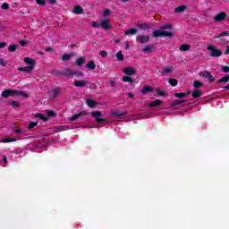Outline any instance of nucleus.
<instances>
[{"mask_svg":"<svg viewBox=\"0 0 229 229\" xmlns=\"http://www.w3.org/2000/svg\"><path fill=\"white\" fill-rule=\"evenodd\" d=\"M173 35V26L170 23H166L159 28L157 30H154L153 37H171Z\"/></svg>","mask_w":229,"mask_h":229,"instance_id":"1","label":"nucleus"},{"mask_svg":"<svg viewBox=\"0 0 229 229\" xmlns=\"http://www.w3.org/2000/svg\"><path fill=\"white\" fill-rule=\"evenodd\" d=\"M24 63L29 66L20 67V68H18V71L20 72H28V73L33 72V70L35 69V65H37V63H35V60H33L32 58H30V57H25Z\"/></svg>","mask_w":229,"mask_h":229,"instance_id":"2","label":"nucleus"},{"mask_svg":"<svg viewBox=\"0 0 229 229\" xmlns=\"http://www.w3.org/2000/svg\"><path fill=\"white\" fill-rule=\"evenodd\" d=\"M156 94V96H165V92L160 90L159 89H154L149 86H145L143 87L141 90V94H148V92H153Z\"/></svg>","mask_w":229,"mask_h":229,"instance_id":"3","label":"nucleus"},{"mask_svg":"<svg viewBox=\"0 0 229 229\" xmlns=\"http://www.w3.org/2000/svg\"><path fill=\"white\" fill-rule=\"evenodd\" d=\"M208 51H210V55L215 57V56H221L222 53L221 50L216 49V47L209 45L208 47Z\"/></svg>","mask_w":229,"mask_h":229,"instance_id":"4","label":"nucleus"},{"mask_svg":"<svg viewBox=\"0 0 229 229\" xmlns=\"http://www.w3.org/2000/svg\"><path fill=\"white\" fill-rule=\"evenodd\" d=\"M62 92V89L60 88H55L49 90L48 96L50 99H56L58 98L59 94Z\"/></svg>","mask_w":229,"mask_h":229,"instance_id":"5","label":"nucleus"},{"mask_svg":"<svg viewBox=\"0 0 229 229\" xmlns=\"http://www.w3.org/2000/svg\"><path fill=\"white\" fill-rule=\"evenodd\" d=\"M91 115L96 119L97 123H103V118H101L103 117V114H101V112L99 111L92 112Z\"/></svg>","mask_w":229,"mask_h":229,"instance_id":"6","label":"nucleus"},{"mask_svg":"<svg viewBox=\"0 0 229 229\" xmlns=\"http://www.w3.org/2000/svg\"><path fill=\"white\" fill-rule=\"evenodd\" d=\"M136 40L140 44H146L149 41V36L139 35L136 37Z\"/></svg>","mask_w":229,"mask_h":229,"instance_id":"7","label":"nucleus"},{"mask_svg":"<svg viewBox=\"0 0 229 229\" xmlns=\"http://www.w3.org/2000/svg\"><path fill=\"white\" fill-rule=\"evenodd\" d=\"M10 96H15V90L6 89L2 92V98H10Z\"/></svg>","mask_w":229,"mask_h":229,"instance_id":"8","label":"nucleus"},{"mask_svg":"<svg viewBox=\"0 0 229 229\" xmlns=\"http://www.w3.org/2000/svg\"><path fill=\"white\" fill-rule=\"evenodd\" d=\"M203 78H207L209 81H214L216 79L210 74V72L204 71L201 73Z\"/></svg>","mask_w":229,"mask_h":229,"instance_id":"9","label":"nucleus"},{"mask_svg":"<svg viewBox=\"0 0 229 229\" xmlns=\"http://www.w3.org/2000/svg\"><path fill=\"white\" fill-rule=\"evenodd\" d=\"M173 72V67H165L161 70V76H169Z\"/></svg>","mask_w":229,"mask_h":229,"instance_id":"10","label":"nucleus"},{"mask_svg":"<svg viewBox=\"0 0 229 229\" xmlns=\"http://www.w3.org/2000/svg\"><path fill=\"white\" fill-rule=\"evenodd\" d=\"M123 72L127 76H133V74H135L136 72H135V69L132 67H126L123 69Z\"/></svg>","mask_w":229,"mask_h":229,"instance_id":"11","label":"nucleus"},{"mask_svg":"<svg viewBox=\"0 0 229 229\" xmlns=\"http://www.w3.org/2000/svg\"><path fill=\"white\" fill-rule=\"evenodd\" d=\"M85 115H89V113L82 111L70 118V121H76V119H80V117H83Z\"/></svg>","mask_w":229,"mask_h":229,"instance_id":"12","label":"nucleus"},{"mask_svg":"<svg viewBox=\"0 0 229 229\" xmlns=\"http://www.w3.org/2000/svg\"><path fill=\"white\" fill-rule=\"evenodd\" d=\"M226 18V14L225 13H220L215 16L216 22H221V21H225Z\"/></svg>","mask_w":229,"mask_h":229,"instance_id":"13","label":"nucleus"},{"mask_svg":"<svg viewBox=\"0 0 229 229\" xmlns=\"http://www.w3.org/2000/svg\"><path fill=\"white\" fill-rule=\"evenodd\" d=\"M62 75L71 78V77L74 76V72L72 69L67 68L64 72H62Z\"/></svg>","mask_w":229,"mask_h":229,"instance_id":"14","label":"nucleus"},{"mask_svg":"<svg viewBox=\"0 0 229 229\" xmlns=\"http://www.w3.org/2000/svg\"><path fill=\"white\" fill-rule=\"evenodd\" d=\"M126 111L125 112H120V111H112L111 112V117H123L126 115Z\"/></svg>","mask_w":229,"mask_h":229,"instance_id":"15","label":"nucleus"},{"mask_svg":"<svg viewBox=\"0 0 229 229\" xmlns=\"http://www.w3.org/2000/svg\"><path fill=\"white\" fill-rule=\"evenodd\" d=\"M101 27L103 28V30H110V20H103L101 21Z\"/></svg>","mask_w":229,"mask_h":229,"instance_id":"16","label":"nucleus"},{"mask_svg":"<svg viewBox=\"0 0 229 229\" xmlns=\"http://www.w3.org/2000/svg\"><path fill=\"white\" fill-rule=\"evenodd\" d=\"M87 83H89L87 81H75L73 85L74 87H87Z\"/></svg>","mask_w":229,"mask_h":229,"instance_id":"17","label":"nucleus"},{"mask_svg":"<svg viewBox=\"0 0 229 229\" xmlns=\"http://www.w3.org/2000/svg\"><path fill=\"white\" fill-rule=\"evenodd\" d=\"M7 163H8V158L6 157V156L0 154V165L4 167Z\"/></svg>","mask_w":229,"mask_h":229,"instance_id":"18","label":"nucleus"},{"mask_svg":"<svg viewBox=\"0 0 229 229\" xmlns=\"http://www.w3.org/2000/svg\"><path fill=\"white\" fill-rule=\"evenodd\" d=\"M160 105H162V100H154V101H152V102H150L149 104H148V106L150 107V108H155V107H157V106H160Z\"/></svg>","mask_w":229,"mask_h":229,"instance_id":"19","label":"nucleus"},{"mask_svg":"<svg viewBox=\"0 0 229 229\" xmlns=\"http://www.w3.org/2000/svg\"><path fill=\"white\" fill-rule=\"evenodd\" d=\"M187 96H191V91H187L184 93H175L174 97L178 98L179 99H183V98H187Z\"/></svg>","mask_w":229,"mask_h":229,"instance_id":"20","label":"nucleus"},{"mask_svg":"<svg viewBox=\"0 0 229 229\" xmlns=\"http://www.w3.org/2000/svg\"><path fill=\"white\" fill-rule=\"evenodd\" d=\"M86 104L88 105V106L89 108H96V106H98V102L92 100V99H88L86 101Z\"/></svg>","mask_w":229,"mask_h":229,"instance_id":"21","label":"nucleus"},{"mask_svg":"<svg viewBox=\"0 0 229 229\" xmlns=\"http://www.w3.org/2000/svg\"><path fill=\"white\" fill-rule=\"evenodd\" d=\"M67 130H72L70 125H61L57 127V131H67Z\"/></svg>","mask_w":229,"mask_h":229,"instance_id":"22","label":"nucleus"},{"mask_svg":"<svg viewBox=\"0 0 229 229\" xmlns=\"http://www.w3.org/2000/svg\"><path fill=\"white\" fill-rule=\"evenodd\" d=\"M201 95H202L201 90L195 89L191 96L192 98H194V99H198V98H201Z\"/></svg>","mask_w":229,"mask_h":229,"instance_id":"23","label":"nucleus"},{"mask_svg":"<svg viewBox=\"0 0 229 229\" xmlns=\"http://www.w3.org/2000/svg\"><path fill=\"white\" fill-rule=\"evenodd\" d=\"M86 67L89 69V71H94V69H96V63H94V61H90L86 64Z\"/></svg>","mask_w":229,"mask_h":229,"instance_id":"24","label":"nucleus"},{"mask_svg":"<svg viewBox=\"0 0 229 229\" xmlns=\"http://www.w3.org/2000/svg\"><path fill=\"white\" fill-rule=\"evenodd\" d=\"M0 142H3L4 144H6L8 142H17V139L15 138H7L0 140Z\"/></svg>","mask_w":229,"mask_h":229,"instance_id":"25","label":"nucleus"},{"mask_svg":"<svg viewBox=\"0 0 229 229\" xmlns=\"http://www.w3.org/2000/svg\"><path fill=\"white\" fill-rule=\"evenodd\" d=\"M72 56H74V54L72 53L65 54L63 55L62 60H64V62H67V60H70L71 58H72Z\"/></svg>","mask_w":229,"mask_h":229,"instance_id":"26","label":"nucleus"},{"mask_svg":"<svg viewBox=\"0 0 229 229\" xmlns=\"http://www.w3.org/2000/svg\"><path fill=\"white\" fill-rule=\"evenodd\" d=\"M15 96H21V98H28V93L25 91L15 90Z\"/></svg>","mask_w":229,"mask_h":229,"instance_id":"27","label":"nucleus"},{"mask_svg":"<svg viewBox=\"0 0 229 229\" xmlns=\"http://www.w3.org/2000/svg\"><path fill=\"white\" fill-rule=\"evenodd\" d=\"M83 64H85V57H81L76 60V65H78L79 67H81Z\"/></svg>","mask_w":229,"mask_h":229,"instance_id":"28","label":"nucleus"},{"mask_svg":"<svg viewBox=\"0 0 229 229\" xmlns=\"http://www.w3.org/2000/svg\"><path fill=\"white\" fill-rule=\"evenodd\" d=\"M34 116L38 117V119H41V121H47V116L46 114H36Z\"/></svg>","mask_w":229,"mask_h":229,"instance_id":"29","label":"nucleus"},{"mask_svg":"<svg viewBox=\"0 0 229 229\" xmlns=\"http://www.w3.org/2000/svg\"><path fill=\"white\" fill-rule=\"evenodd\" d=\"M229 81V75H226L225 77H222L218 81L217 83H228Z\"/></svg>","mask_w":229,"mask_h":229,"instance_id":"30","label":"nucleus"},{"mask_svg":"<svg viewBox=\"0 0 229 229\" xmlns=\"http://www.w3.org/2000/svg\"><path fill=\"white\" fill-rule=\"evenodd\" d=\"M73 13H83V9L81 6L77 5L73 8Z\"/></svg>","mask_w":229,"mask_h":229,"instance_id":"31","label":"nucleus"},{"mask_svg":"<svg viewBox=\"0 0 229 229\" xmlns=\"http://www.w3.org/2000/svg\"><path fill=\"white\" fill-rule=\"evenodd\" d=\"M182 103H186L185 100H174L171 103V106H177V105H182Z\"/></svg>","mask_w":229,"mask_h":229,"instance_id":"32","label":"nucleus"},{"mask_svg":"<svg viewBox=\"0 0 229 229\" xmlns=\"http://www.w3.org/2000/svg\"><path fill=\"white\" fill-rule=\"evenodd\" d=\"M185 5H181L177 8H175L174 12L175 13H182V12H185Z\"/></svg>","mask_w":229,"mask_h":229,"instance_id":"33","label":"nucleus"},{"mask_svg":"<svg viewBox=\"0 0 229 229\" xmlns=\"http://www.w3.org/2000/svg\"><path fill=\"white\" fill-rule=\"evenodd\" d=\"M123 81H124L125 83H132L133 79H131V77H130V76H124L123 78Z\"/></svg>","mask_w":229,"mask_h":229,"instance_id":"34","label":"nucleus"},{"mask_svg":"<svg viewBox=\"0 0 229 229\" xmlns=\"http://www.w3.org/2000/svg\"><path fill=\"white\" fill-rule=\"evenodd\" d=\"M168 82L172 87H176L178 85V81L176 79H169Z\"/></svg>","mask_w":229,"mask_h":229,"instance_id":"35","label":"nucleus"},{"mask_svg":"<svg viewBox=\"0 0 229 229\" xmlns=\"http://www.w3.org/2000/svg\"><path fill=\"white\" fill-rule=\"evenodd\" d=\"M135 33H137V29H131V30H128L126 32H125V35H135Z\"/></svg>","mask_w":229,"mask_h":229,"instance_id":"36","label":"nucleus"},{"mask_svg":"<svg viewBox=\"0 0 229 229\" xmlns=\"http://www.w3.org/2000/svg\"><path fill=\"white\" fill-rule=\"evenodd\" d=\"M193 87L195 89H199L200 87H203V83H201L199 81H195L193 82Z\"/></svg>","mask_w":229,"mask_h":229,"instance_id":"37","label":"nucleus"},{"mask_svg":"<svg viewBox=\"0 0 229 229\" xmlns=\"http://www.w3.org/2000/svg\"><path fill=\"white\" fill-rule=\"evenodd\" d=\"M138 26H139L141 30H149V28H150L147 23H140Z\"/></svg>","mask_w":229,"mask_h":229,"instance_id":"38","label":"nucleus"},{"mask_svg":"<svg viewBox=\"0 0 229 229\" xmlns=\"http://www.w3.org/2000/svg\"><path fill=\"white\" fill-rule=\"evenodd\" d=\"M116 58L117 60H119L120 62H123V60H124V55H123V53L120 51L116 54Z\"/></svg>","mask_w":229,"mask_h":229,"instance_id":"39","label":"nucleus"},{"mask_svg":"<svg viewBox=\"0 0 229 229\" xmlns=\"http://www.w3.org/2000/svg\"><path fill=\"white\" fill-rule=\"evenodd\" d=\"M153 49L152 46H148L143 47V53H151V50Z\"/></svg>","mask_w":229,"mask_h":229,"instance_id":"40","label":"nucleus"},{"mask_svg":"<svg viewBox=\"0 0 229 229\" xmlns=\"http://www.w3.org/2000/svg\"><path fill=\"white\" fill-rule=\"evenodd\" d=\"M73 76H76L77 78H83V72H73Z\"/></svg>","mask_w":229,"mask_h":229,"instance_id":"41","label":"nucleus"},{"mask_svg":"<svg viewBox=\"0 0 229 229\" xmlns=\"http://www.w3.org/2000/svg\"><path fill=\"white\" fill-rule=\"evenodd\" d=\"M47 117H55V111H46V114Z\"/></svg>","mask_w":229,"mask_h":229,"instance_id":"42","label":"nucleus"},{"mask_svg":"<svg viewBox=\"0 0 229 229\" xmlns=\"http://www.w3.org/2000/svg\"><path fill=\"white\" fill-rule=\"evenodd\" d=\"M14 51H17V45L9 46V52L10 53H14Z\"/></svg>","mask_w":229,"mask_h":229,"instance_id":"43","label":"nucleus"},{"mask_svg":"<svg viewBox=\"0 0 229 229\" xmlns=\"http://www.w3.org/2000/svg\"><path fill=\"white\" fill-rule=\"evenodd\" d=\"M221 37H229V32L224 31V32L220 33L218 36H216V38H221Z\"/></svg>","mask_w":229,"mask_h":229,"instance_id":"44","label":"nucleus"},{"mask_svg":"<svg viewBox=\"0 0 229 229\" xmlns=\"http://www.w3.org/2000/svg\"><path fill=\"white\" fill-rule=\"evenodd\" d=\"M190 48L191 47H189V45H182L180 47V51H189Z\"/></svg>","mask_w":229,"mask_h":229,"instance_id":"45","label":"nucleus"},{"mask_svg":"<svg viewBox=\"0 0 229 229\" xmlns=\"http://www.w3.org/2000/svg\"><path fill=\"white\" fill-rule=\"evenodd\" d=\"M38 124V122H30L29 123V130H31L32 128H35Z\"/></svg>","mask_w":229,"mask_h":229,"instance_id":"46","label":"nucleus"},{"mask_svg":"<svg viewBox=\"0 0 229 229\" xmlns=\"http://www.w3.org/2000/svg\"><path fill=\"white\" fill-rule=\"evenodd\" d=\"M100 56H102V58H106L108 56V53H106V51L103 50L100 52Z\"/></svg>","mask_w":229,"mask_h":229,"instance_id":"47","label":"nucleus"},{"mask_svg":"<svg viewBox=\"0 0 229 229\" xmlns=\"http://www.w3.org/2000/svg\"><path fill=\"white\" fill-rule=\"evenodd\" d=\"M12 106H13L14 108H18V106H20V104L18 101H13L11 103Z\"/></svg>","mask_w":229,"mask_h":229,"instance_id":"48","label":"nucleus"},{"mask_svg":"<svg viewBox=\"0 0 229 229\" xmlns=\"http://www.w3.org/2000/svg\"><path fill=\"white\" fill-rule=\"evenodd\" d=\"M36 3L38 4H39L40 6H44V4H46V1L45 0H36Z\"/></svg>","mask_w":229,"mask_h":229,"instance_id":"49","label":"nucleus"},{"mask_svg":"<svg viewBox=\"0 0 229 229\" xmlns=\"http://www.w3.org/2000/svg\"><path fill=\"white\" fill-rule=\"evenodd\" d=\"M109 85H110V87H115V85H116L115 81H114L113 79H110Z\"/></svg>","mask_w":229,"mask_h":229,"instance_id":"50","label":"nucleus"},{"mask_svg":"<svg viewBox=\"0 0 229 229\" xmlns=\"http://www.w3.org/2000/svg\"><path fill=\"white\" fill-rule=\"evenodd\" d=\"M0 65H2V67H6V61H4V59H0Z\"/></svg>","mask_w":229,"mask_h":229,"instance_id":"51","label":"nucleus"},{"mask_svg":"<svg viewBox=\"0 0 229 229\" xmlns=\"http://www.w3.org/2000/svg\"><path fill=\"white\" fill-rule=\"evenodd\" d=\"M8 8H9V5H8L7 3H4V4H2V9H3V10H8Z\"/></svg>","mask_w":229,"mask_h":229,"instance_id":"52","label":"nucleus"},{"mask_svg":"<svg viewBox=\"0 0 229 229\" xmlns=\"http://www.w3.org/2000/svg\"><path fill=\"white\" fill-rule=\"evenodd\" d=\"M222 71H223V72H229V67L228 66H223Z\"/></svg>","mask_w":229,"mask_h":229,"instance_id":"53","label":"nucleus"},{"mask_svg":"<svg viewBox=\"0 0 229 229\" xmlns=\"http://www.w3.org/2000/svg\"><path fill=\"white\" fill-rule=\"evenodd\" d=\"M103 15H105V16L110 15V10L105 9L104 12H103Z\"/></svg>","mask_w":229,"mask_h":229,"instance_id":"54","label":"nucleus"},{"mask_svg":"<svg viewBox=\"0 0 229 229\" xmlns=\"http://www.w3.org/2000/svg\"><path fill=\"white\" fill-rule=\"evenodd\" d=\"M92 27H93V28H99V23H98V21H94V22L92 23Z\"/></svg>","mask_w":229,"mask_h":229,"instance_id":"55","label":"nucleus"},{"mask_svg":"<svg viewBox=\"0 0 229 229\" xmlns=\"http://www.w3.org/2000/svg\"><path fill=\"white\" fill-rule=\"evenodd\" d=\"M20 44H21V46H26V44H28V41H26V40H21V41H20Z\"/></svg>","mask_w":229,"mask_h":229,"instance_id":"56","label":"nucleus"},{"mask_svg":"<svg viewBox=\"0 0 229 229\" xmlns=\"http://www.w3.org/2000/svg\"><path fill=\"white\" fill-rule=\"evenodd\" d=\"M14 131H15L16 133H24V131L20 130V129H15Z\"/></svg>","mask_w":229,"mask_h":229,"instance_id":"57","label":"nucleus"},{"mask_svg":"<svg viewBox=\"0 0 229 229\" xmlns=\"http://www.w3.org/2000/svg\"><path fill=\"white\" fill-rule=\"evenodd\" d=\"M6 46V43L4 42H0V49H3Z\"/></svg>","mask_w":229,"mask_h":229,"instance_id":"58","label":"nucleus"},{"mask_svg":"<svg viewBox=\"0 0 229 229\" xmlns=\"http://www.w3.org/2000/svg\"><path fill=\"white\" fill-rule=\"evenodd\" d=\"M128 98H134V95H133L132 93H128Z\"/></svg>","mask_w":229,"mask_h":229,"instance_id":"59","label":"nucleus"},{"mask_svg":"<svg viewBox=\"0 0 229 229\" xmlns=\"http://www.w3.org/2000/svg\"><path fill=\"white\" fill-rule=\"evenodd\" d=\"M125 46H126L125 48L128 49V47H130V43L127 41V42L125 43Z\"/></svg>","mask_w":229,"mask_h":229,"instance_id":"60","label":"nucleus"},{"mask_svg":"<svg viewBox=\"0 0 229 229\" xmlns=\"http://www.w3.org/2000/svg\"><path fill=\"white\" fill-rule=\"evenodd\" d=\"M225 55H229V47H227V48L225 50Z\"/></svg>","mask_w":229,"mask_h":229,"instance_id":"61","label":"nucleus"},{"mask_svg":"<svg viewBox=\"0 0 229 229\" xmlns=\"http://www.w3.org/2000/svg\"><path fill=\"white\" fill-rule=\"evenodd\" d=\"M46 51H47V52L53 51V48L47 47V48L46 49Z\"/></svg>","mask_w":229,"mask_h":229,"instance_id":"62","label":"nucleus"},{"mask_svg":"<svg viewBox=\"0 0 229 229\" xmlns=\"http://www.w3.org/2000/svg\"><path fill=\"white\" fill-rule=\"evenodd\" d=\"M224 89H225L226 90H229V84L225 86Z\"/></svg>","mask_w":229,"mask_h":229,"instance_id":"63","label":"nucleus"},{"mask_svg":"<svg viewBox=\"0 0 229 229\" xmlns=\"http://www.w3.org/2000/svg\"><path fill=\"white\" fill-rule=\"evenodd\" d=\"M50 3H52V4H55V3H56V0H49Z\"/></svg>","mask_w":229,"mask_h":229,"instance_id":"64","label":"nucleus"}]
</instances>
